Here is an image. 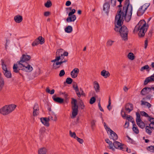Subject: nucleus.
Masks as SVG:
<instances>
[{"label": "nucleus", "instance_id": "13", "mask_svg": "<svg viewBox=\"0 0 154 154\" xmlns=\"http://www.w3.org/2000/svg\"><path fill=\"white\" fill-rule=\"evenodd\" d=\"M50 120L49 117L47 118L46 117L41 118H40L41 122L45 126L48 127L49 126V121Z\"/></svg>", "mask_w": 154, "mask_h": 154}, {"label": "nucleus", "instance_id": "45", "mask_svg": "<svg viewBox=\"0 0 154 154\" xmlns=\"http://www.w3.org/2000/svg\"><path fill=\"white\" fill-rule=\"evenodd\" d=\"M146 131L149 135H151L152 133V131L151 129L149 128L148 126H147L145 128Z\"/></svg>", "mask_w": 154, "mask_h": 154}, {"label": "nucleus", "instance_id": "26", "mask_svg": "<svg viewBox=\"0 0 154 154\" xmlns=\"http://www.w3.org/2000/svg\"><path fill=\"white\" fill-rule=\"evenodd\" d=\"M145 11L140 7L137 12V15L138 16L142 15L145 12Z\"/></svg>", "mask_w": 154, "mask_h": 154}, {"label": "nucleus", "instance_id": "4", "mask_svg": "<svg viewBox=\"0 0 154 154\" xmlns=\"http://www.w3.org/2000/svg\"><path fill=\"white\" fill-rule=\"evenodd\" d=\"M72 118H74L77 115L78 106L77 104V100L73 98H72Z\"/></svg>", "mask_w": 154, "mask_h": 154}, {"label": "nucleus", "instance_id": "43", "mask_svg": "<svg viewBox=\"0 0 154 154\" xmlns=\"http://www.w3.org/2000/svg\"><path fill=\"white\" fill-rule=\"evenodd\" d=\"M111 104V100L110 99V97H109V101H108V105L107 106V109H109V111L110 110L112 109V107L110 106V105Z\"/></svg>", "mask_w": 154, "mask_h": 154}, {"label": "nucleus", "instance_id": "8", "mask_svg": "<svg viewBox=\"0 0 154 154\" xmlns=\"http://www.w3.org/2000/svg\"><path fill=\"white\" fill-rule=\"evenodd\" d=\"M22 70L27 72H31L33 69L32 67L28 63L21 64Z\"/></svg>", "mask_w": 154, "mask_h": 154}, {"label": "nucleus", "instance_id": "61", "mask_svg": "<svg viewBox=\"0 0 154 154\" xmlns=\"http://www.w3.org/2000/svg\"><path fill=\"white\" fill-rule=\"evenodd\" d=\"M95 122H96L94 120H93L91 121V126L92 128L95 125Z\"/></svg>", "mask_w": 154, "mask_h": 154}, {"label": "nucleus", "instance_id": "21", "mask_svg": "<svg viewBox=\"0 0 154 154\" xmlns=\"http://www.w3.org/2000/svg\"><path fill=\"white\" fill-rule=\"evenodd\" d=\"M101 75L105 78H106L110 76V73L108 71L103 70L101 72Z\"/></svg>", "mask_w": 154, "mask_h": 154}, {"label": "nucleus", "instance_id": "27", "mask_svg": "<svg viewBox=\"0 0 154 154\" xmlns=\"http://www.w3.org/2000/svg\"><path fill=\"white\" fill-rule=\"evenodd\" d=\"M105 141L107 143L109 144V148L112 150H114V149L113 148L112 142L110 141L109 139L108 138L105 139Z\"/></svg>", "mask_w": 154, "mask_h": 154}, {"label": "nucleus", "instance_id": "23", "mask_svg": "<svg viewBox=\"0 0 154 154\" xmlns=\"http://www.w3.org/2000/svg\"><path fill=\"white\" fill-rule=\"evenodd\" d=\"M47 149L45 147L40 148L38 150V154H46Z\"/></svg>", "mask_w": 154, "mask_h": 154}, {"label": "nucleus", "instance_id": "40", "mask_svg": "<svg viewBox=\"0 0 154 154\" xmlns=\"http://www.w3.org/2000/svg\"><path fill=\"white\" fill-rule=\"evenodd\" d=\"M69 135L71 137H73L75 139H76V137H77L76 136L75 132H72L71 131H69Z\"/></svg>", "mask_w": 154, "mask_h": 154}, {"label": "nucleus", "instance_id": "57", "mask_svg": "<svg viewBox=\"0 0 154 154\" xmlns=\"http://www.w3.org/2000/svg\"><path fill=\"white\" fill-rule=\"evenodd\" d=\"M116 0H111V3L112 5L114 7L116 5Z\"/></svg>", "mask_w": 154, "mask_h": 154}, {"label": "nucleus", "instance_id": "37", "mask_svg": "<svg viewBox=\"0 0 154 154\" xmlns=\"http://www.w3.org/2000/svg\"><path fill=\"white\" fill-rule=\"evenodd\" d=\"M146 149L150 152H154V146H149L146 148Z\"/></svg>", "mask_w": 154, "mask_h": 154}, {"label": "nucleus", "instance_id": "51", "mask_svg": "<svg viewBox=\"0 0 154 154\" xmlns=\"http://www.w3.org/2000/svg\"><path fill=\"white\" fill-rule=\"evenodd\" d=\"M114 42V41L112 40H108L106 43L107 45L108 46H111L113 44V43Z\"/></svg>", "mask_w": 154, "mask_h": 154}, {"label": "nucleus", "instance_id": "22", "mask_svg": "<svg viewBox=\"0 0 154 154\" xmlns=\"http://www.w3.org/2000/svg\"><path fill=\"white\" fill-rule=\"evenodd\" d=\"M73 88L75 90L77 96L79 97H81V94L80 92H79L77 85H73Z\"/></svg>", "mask_w": 154, "mask_h": 154}, {"label": "nucleus", "instance_id": "50", "mask_svg": "<svg viewBox=\"0 0 154 154\" xmlns=\"http://www.w3.org/2000/svg\"><path fill=\"white\" fill-rule=\"evenodd\" d=\"M45 131V127H42L40 129L39 131L41 134H42L44 133Z\"/></svg>", "mask_w": 154, "mask_h": 154}, {"label": "nucleus", "instance_id": "38", "mask_svg": "<svg viewBox=\"0 0 154 154\" xmlns=\"http://www.w3.org/2000/svg\"><path fill=\"white\" fill-rule=\"evenodd\" d=\"M39 44L38 39L36 38L32 43V46H37Z\"/></svg>", "mask_w": 154, "mask_h": 154}, {"label": "nucleus", "instance_id": "46", "mask_svg": "<svg viewBox=\"0 0 154 154\" xmlns=\"http://www.w3.org/2000/svg\"><path fill=\"white\" fill-rule=\"evenodd\" d=\"M96 101V98L94 97H92L90 100V104H93Z\"/></svg>", "mask_w": 154, "mask_h": 154}, {"label": "nucleus", "instance_id": "56", "mask_svg": "<svg viewBox=\"0 0 154 154\" xmlns=\"http://www.w3.org/2000/svg\"><path fill=\"white\" fill-rule=\"evenodd\" d=\"M75 139H76L81 144H82L84 142V140L82 139L79 138L78 137H76Z\"/></svg>", "mask_w": 154, "mask_h": 154}, {"label": "nucleus", "instance_id": "11", "mask_svg": "<svg viewBox=\"0 0 154 154\" xmlns=\"http://www.w3.org/2000/svg\"><path fill=\"white\" fill-rule=\"evenodd\" d=\"M10 112L7 105H5L0 109V113L3 115H7Z\"/></svg>", "mask_w": 154, "mask_h": 154}, {"label": "nucleus", "instance_id": "15", "mask_svg": "<svg viewBox=\"0 0 154 154\" xmlns=\"http://www.w3.org/2000/svg\"><path fill=\"white\" fill-rule=\"evenodd\" d=\"M33 116H36L38 115L39 113L38 111L39 110V106L38 104L35 103L33 108Z\"/></svg>", "mask_w": 154, "mask_h": 154}, {"label": "nucleus", "instance_id": "60", "mask_svg": "<svg viewBox=\"0 0 154 154\" xmlns=\"http://www.w3.org/2000/svg\"><path fill=\"white\" fill-rule=\"evenodd\" d=\"M67 60H65L64 61H63V59H61V60L60 62H58L59 63V65H61L64 63H65L67 62Z\"/></svg>", "mask_w": 154, "mask_h": 154}, {"label": "nucleus", "instance_id": "32", "mask_svg": "<svg viewBox=\"0 0 154 154\" xmlns=\"http://www.w3.org/2000/svg\"><path fill=\"white\" fill-rule=\"evenodd\" d=\"M137 124L139 127L142 129L144 128L145 126V123L142 120L138 123H137Z\"/></svg>", "mask_w": 154, "mask_h": 154}, {"label": "nucleus", "instance_id": "49", "mask_svg": "<svg viewBox=\"0 0 154 154\" xmlns=\"http://www.w3.org/2000/svg\"><path fill=\"white\" fill-rule=\"evenodd\" d=\"M59 65V63L57 61L55 63H54L53 64V66L54 68L55 69H57L60 67V66L56 67V66H57Z\"/></svg>", "mask_w": 154, "mask_h": 154}, {"label": "nucleus", "instance_id": "17", "mask_svg": "<svg viewBox=\"0 0 154 154\" xmlns=\"http://www.w3.org/2000/svg\"><path fill=\"white\" fill-rule=\"evenodd\" d=\"M133 109V105L130 103H128L126 104L125 106V109L129 112H131Z\"/></svg>", "mask_w": 154, "mask_h": 154}, {"label": "nucleus", "instance_id": "19", "mask_svg": "<svg viewBox=\"0 0 154 154\" xmlns=\"http://www.w3.org/2000/svg\"><path fill=\"white\" fill-rule=\"evenodd\" d=\"M14 19L16 23H19L22 21L23 17L22 16L18 14L14 17Z\"/></svg>", "mask_w": 154, "mask_h": 154}, {"label": "nucleus", "instance_id": "10", "mask_svg": "<svg viewBox=\"0 0 154 154\" xmlns=\"http://www.w3.org/2000/svg\"><path fill=\"white\" fill-rule=\"evenodd\" d=\"M107 131L110 132V136L109 138L111 139L116 140L118 139V136L117 134L110 128H108Z\"/></svg>", "mask_w": 154, "mask_h": 154}, {"label": "nucleus", "instance_id": "52", "mask_svg": "<svg viewBox=\"0 0 154 154\" xmlns=\"http://www.w3.org/2000/svg\"><path fill=\"white\" fill-rule=\"evenodd\" d=\"M65 74V72L63 69L61 70L60 72L59 76L60 77H62Z\"/></svg>", "mask_w": 154, "mask_h": 154}, {"label": "nucleus", "instance_id": "3", "mask_svg": "<svg viewBox=\"0 0 154 154\" xmlns=\"http://www.w3.org/2000/svg\"><path fill=\"white\" fill-rule=\"evenodd\" d=\"M114 30L117 32H119L120 35L123 40L125 41L128 40V30L127 27L123 25L120 26L115 25Z\"/></svg>", "mask_w": 154, "mask_h": 154}, {"label": "nucleus", "instance_id": "63", "mask_svg": "<svg viewBox=\"0 0 154 154\" xmlns=\"http://www.w3.org/2000/svg\"><path fill=\"white\" fill-rule=\"evenodd\" d=\"M129 121H126L125 124V128H128L129 126Z\"/></svg>", "mask_w": 154, "mask_h": 154}, {"label": "nucleus", "instance_id": "16", "mask_svg": "<svg viewBox=\"0 0 154 154\" xmlns=\"http://www.w3.org/2000/svg\"><path fill=\"white\" fill-rule=\"evenodd\" d=\"M79 72V69L77 68H74L70 73L71 77L73 78H76Z\"/></svg>", "mask_w": 154, "mask_h": 154}, {"label": "nucleus", "instance_id": "25", "mask_svg": "<svg viewBox=\"0 0 154 154\" xmlns=\"http://www.w3.org/2000/svg\"><path fill=\"white\" fill-rule=\"evenodd\" d=\"M94 88L96 92H98L100 91V86L98 83L96 81H94Z\"/></svg>", "mask_w": 154, "mask_h": 154}, {"label": "nucleus", "instance_id": "18", "mask_svg": "<svg viewBox=\"0 0 154 154\" xmlns=\"http://www.w3.org/2000/svg\"><path fill=\"white\" fill-rule=\"evenodd\" d=\"M52 98L57 103H63L64 100L60 97H57L55 95L53 96Z\"/></svg>", "mask_w": 154, "mask_h": 154}, {"label": "nucleus", "instance_id": "35", "mask_svg": "<svg viewBox=\"0 0 154 154\" xmlns=\"http://www.w3.org/2000/svg\"><path fill=\"white\" fill-rule=\"evenodd\" d=\"M128 58L130 60H133L134 59L135 57L134 54L132 53H129L128 55Z\"/></svg>", "mask_w": 154, "mask_h": 154}, {"label": "nucleus", "instance_id": "58", "mask_svg": "<svg viewBox=\"0 0 154 154\" xmlns=\"http://www.w3.org/2000/svg\"><path fill=\"white\" fill-rule=\"evenodd\" d=\"M98 106L100 110L101 111L103 112L104 110L101 106L100 101H99L98 103Z\"/></svg>", "mask_w": 154, "mask_h": 154}, {"label": "nucleus", "instance_id": "41", "mask_svg": "<svg viewBox=\"0 0 154 154\" xmlns=\"http://www.w3.org/2000/svg\"><path fill=\"white\" fill-rule=\"evenodd\" d=\"M2 69L4 71L3 72H5L8 70L6 67V66L5 64H4V62L3 61L2 62Z\"/></svg>", "mask_w": 154, "mask_h": 154}, {"label": "nucleus", "instance_id": "55", "mask_svg": "<svg viewBox=\"0 0 154 154\" xmlns=\"http://www.w3.org/2000/svg\"><path fill=\"white\" fill-rule=\"evenodd\" d=\"M148 120L151 122L150 123H152V124L154 125V118H151L150 116H149V117Z\"/></svg>", "mask_w": 154, "mask_h": 154}, {"label": "nucleus", "instance_id": "33", "mask_svg": "<svg viewBox=\"0 0 154 154\" xmlns=\"http://www.w3.org/2000/svg\"><path fill=\"white\" fill-rule=\"evenodd\" d=\"M37 38L40 44L42 45L45 43V39L42 36H39Z\"/></svg>", "mask_w": 154, "mask_h": 154}, {"label": "nucleus", "instance_id": "1", "mask_svg": "<svg viewBox=\"0 0 154 154\" xmlns=\"http://www.w3.org/2000/svg\"><path fill=\"white\" fill-rule=\"evenodd\" d=\"M132 6L130 4L129 0H125L122 11V8L119 9L115 17V20L117 21V25L121 26L124 19L128 22L131 20L132 14Z\"/></svg>", "mask_w": 154, "mask_h": 154}, {"label": "nucleus", "instance_id": "28", "mask_svg": "<svg viewBox=\"0 0 154 154\" xmlns=\"http://www.w3.org/2000/svg\"><path fill=\"white\" fill-rule=\"evenodd\" d=\"M63 50L62 49H58L57 50L56 52V56H59L61 57L63 56Z\"/></svg>", "mask_w": 154, "mask_h": 154}, {"label": "nucleus", "instance_id": "54", "mask_svg": "<svg viewBox=\"0 0 154 154\" xmlns=\"http://www.w3.org/2000/svg\"><path fill=\"white\" fill-rule=\"evenodd\" d=\"M149 68V66L148 65H146L142 67L141 69V71H142L144 69H148Z\"/></svg>", "mask_w": 154, "mask_h": 154}, {"label": "nucleus", "instance_id": "36", "mask_svg": "<svg viewBox=\"0 0 154 154\" xmlns=\"http://www.w3.org/2000/svg\"><path fill=\"white\" fill-rule=\"evenodd\" d=\"M52 5V3L51 1L48 0L47 2L45 4V7L49 8Z\"/></svg>", "mask_w": 154, "mask_h": 154}, {"label": "nucleus", "instance_id": "59", "mask_svg": "<svg viewBox=\"0 0 154 154\" xmlns=\"http://www.w3.org/2000/svg\"><path fill=\"white\" fill-rule=\"evenodd\" d=\"M50 12L49 11H46L44 13V16L45 17L48 16L50 15Z\"/></svg>", "mask_w": 154, "mask_h": 154}, {"label": "nucleus", "instance_id": "42", "mask_svg": "<svg viewBox=\"0 0 154 154\" xmlns=\"http://www.w3.org/2000/svg\"><path fill=\"white\" fill-rule=\"evenodd\" d=\"M126 119H128V121H130L129 119H130V120L131 122H132L133 125L134 124H135L134 119L133 118H132V117L131 116H127Z\"/></svg>", "mask_w": 154, "mask_h": 154}, {"label": "nucleus", "instance_id": "7", "mask_svg": "<svg viewBox=\"0 0 154 154\" xmlns=\"http://www.w3.org/2000/svg\"><path fill=\"white\" fill-rule=\"evenodd\" d=\"M21 64L18 61L17 62L16 64H14L13 66V71L15 73H19L20 75L22 76L21 74L19 72L20 70H22Z\"/></svg>", "mask_w": 154, "mask_h": 154}, {"label": "nucleus", "instance_id": "53", "mask_svg": "<svg viewBox=\"0 0 154 154\" xmlns=\"http://www.w3.org/2000/svg\"><path fill=\"white\" fill-rule=\"evenodd\" d=\"M79 106H80V107L81 109H84L85 106L84 105L83 102L82 101H81L80 102Z\"/></svg>", "mask_w": 154, "mask_h": 154}, {"label": "nucleus", "instance_id": "12", "mask_svg": "<svg viewBox=\"0 0 154 154\" xmlns=\"http://www.w3.org/2000/svg\"><path fill=\"white\" fill-rule=\"evenodd\" d=\"M110 5L109 2H106L103 5V10L108 15L110 10Z\"/></svg>", "mask_w": 154, "mask_h": 154}, {"label": "nucleus", "instance_id": "44", "mask_svg": "<svg viewBox=\"0 0 154 154\" xmlns=\"http://www.w3.org/2000/svg\"><path fill=\"white\" fill-rule=\"evenodd\" d=\"M72 79L70 78H67L66 80V82L68 84H71L72 82Z\"/></svg>", "mask_w": 154, "mask_h": 154}, {"label": "nucleus", "instance_id": "47", "mask_svg": "<svg viewBox=\"0 0 154 154\" xmlns=\"http://www.w3.org/2000/svg\"><path fill=\"white\" fill-rule=\"evenodd\" d=\"M140 114L142 116H144L146 117H149V115L145 112L144 111H141L140 112Z\"/></svg>", "mask_w": 154, "mask_h": 154}, {"label": "nucleus", "instance_id": "48", "mask_svg": "<svg viewBox=\"0 0 154 154\" xmlns=\"http://www.w3.org/2000/svg\"><path fill=\"white\" fill-rule=\"evenodd\" d=\"M49 118H50V119L55 121L57 120V117L56 115L54 114H53L52 116H51V117H49Z\"/></svg>", "mask_w": 154, "mask_h": 154}, {"label": "nucleus", "instance_id": "39", "mask_svg": "<svg viewBox=\"0 0 154 154\" xmlns=\"http://www.w3.org/2000/svg\"><path fill=\"white\" fill-rule=\"evenodd\" d=\"M150 5V4L149 3H146L140 7H141L143 10L146 11Z\"/></svg>", "mask_w": 154, "mask_h": 154}, {"label": "nucleus", "instance_id": "20", "mask_svg": "<svg viewBox=\"0 0 154 154\" xmlns=\"http://www.w3.org/2000/svg\"><path fill=\"white\" fill-rule=\"evenodd\" d=\"M154 81V78L153 77L152 75L150 77L146 78L144 83V85H146L149 82Z\"/></svg>", "mask_w": 154, "mask_h": 154}, {"label": "nucleus", "instance_id": "62", "mask_svg": "<svg viewBox=\"0 0 154 154\" xmlns=\"http://www.w3.org/2000/svg\"><path fill=\"white\" fill-rule=\"evenodd\" d=\"M62 59V57L59 56H56L55 57V59L57 61H59L60 59Z\"/></svg>", "mask_w": 154, "mask_h": 154}, {"label": "nucleus", "instance_id": "14", "mask_svg": "<svg viewBox=\"0 0 154 154\" xmlns=\"http://www.w3.org/2000/svg\"><path fill=\"white\" fill-rule=\"evenodd\" d=\"M151 89L150 88L146 87L143 88L141 91L140 94L142 95H145L146 94H149L151 92Z\"/></svg>", "mask_w": 154, "mask_h": 154}, {"label": "nucleus", "instance_id": "64", "mask_svg": "<svg viewBox=\"0 0 154 154\" xmlns=\"http://www.w3.org/2000/svg\"><path fill=\"white\" fill-rule=\"evenodd\" d=\"M71 4V2L70 1H67L66 3V5L67 6H70Z\"/></svg>", "mask_w": 154, "mask_h": 154}, {"label": "nucleus", "instance_id": "5", "mask_svg": "<svg viewBox=\"0 0 154 154\" xmlns=\"http://www.w3.org/2000/svg\"><path fill=\"white\" fill-rule=\"evenodd\" d=\"M76 11L75 9H73L71 10L68 14L69 17L66 19V21L68 23L71 22H74L76 19V17L73 14Z\"/></svg>", "mask_w": 154, "mask_h": 154}, {"label": "nucleus", "instance_id": "34", "mask_svg": "<svg viewBox=\"0 0 154 154\" xmlns=\"http://www.w3.org/2000/svg\"><path fill=\"white\" fill-rule=\"evenodd\" d=\"M136 115L137 116L136 121L137 123H138L139 122H140L142 120L140 118V115L138 112H137L136 113Z\"/></svg>", "mask_w": 154, "mask_h": 154}, {"label": "nucleus", "instance_id": "24", "mask_svg": "<svg viewBox=\"0 0 154 154\" xmlns=\"http://www.w3.org/2000/svg\"><path fill=\"white\" fill-rule=\"evenodd\" d=\"M7 106L10 113L14 111L17 107L16 105L14 104L7 105Z\"/></svg>", "mask_w": 154, "mask_h": 154}, {"label": "nucleus", "instance_id": "30", "mask_svg": "<svg viewBox=\"0 0 154 154\" xmlns=\"http://www.w3.org/2000/svg\"><path fill=\"white\" fill-rule=\"evenodd\" d=\"M5 75L8 78H11V74L10 71L8 70L3 72Z\"/></svg>", "mask_w": 154, "mask_h": 154}, {"label": "nucleus", "instance_id": "6", "mask_svg": "<svg viewBox=\"0 0 154 154\" xmlns=\"http://www.w3.org/2000/svg\"><path fill=\"white\" fill-rule=\"evenodd\" d=\"M31 57L30 55L26 54H23L22 55V57L20 58V60L18 61L21 64L28 63L27 62L28 61L31 59Z\"/></svg>", "mask_w": 154, "mask_h": 154}, {"label": "nucleus", "instance_id": "29", "mask_svg": "<svg viewBox=\"0 0 154 154\" xmlns=\"http://www.w3.org/2000/svg\"><path fill=\"white\" fill-rule=\"evenodd\" d=\"M65 31L67 33H71L72 31V27L70 26H68L65 28Z\"/></svg>", "mask_w": 154, "mask_h": 154}, {"label": "nucleus", "instance_id": "9", "mask_svg": "<svg viewBox=\"0 0 154 154\" xmlns=\"http://www.w3.org/2000/svg\"><path fill=\"white\" fill-rule=\"evenodd\" d=\"M113 146L116 149H119L123 151L125 150L126 149V148L124 147V144L121 143L117 141H115L114 142L113 144Z\"/></svg>", "mask_w": 154, "mask_h": 154}, {"label": "nucleus", "instance_id": "31", "mask_svg": "<svg viewBox=\"0 0 154 154\" xmlns=\"http://www.w3.org/2000/svg\"><path fill=\"white\" fill-rule=\"evenodd\" d=\"M133 130L134 133L136 134H137L139 133V131L135 124H134L133 125Z\"/></svg>", "mask_w": 154, "mask_h": 154}, {"label": "nucleus", "instance_id": "2", "mask_svg": "<svg viewBox=\"0 0 154 154\" xmlns=\"http://www.w3.org/2000/svg\"><path fill=\"white\" fill-rule=\"evenodd\" d=\"M148 28V25L146 24L145 21L143 20H140L135 26L134 31L137 32L139 31L138 35L142 37L144 36Z\"/></svg>", "mask_w": 154, "mask_h": 154}]
</instances>
